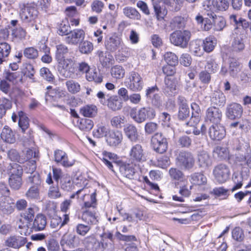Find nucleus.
I'll use <instances>...</instances> for the list:
<instances>
[{"label":"nucleus","mask_w":251,"mask_h":251,"mask_svg":"<svg viewBox=\"0 0 251 251\" xmlns=\"http://www.w3.org/2000/svg\"><path fill=\"white\" fill-rule=\"evenodd\" d=\"M38 15V11L33 5L23 4L21 6L20 19L23 24L25 25L26 28H29V30L32 32L38 30V27L35 24Z\"/></svg>","instance_id":"f257e3e1"},{"label":"nucleus","mask_w":251,"mask_h":251,"mask_svg":"<svg viewBox=\"0 0 251 251\" xmlns=\"http://www.w3.org/2000/svg\"><path fill=\"white\" fill-rule=\"evenodd\" d=\"M131 118L136 123L141 124L147 120L154 118L156 113L153 108L151 107H144L137 110L132 108L129 113Z\"/></svg>","instance_id":"f03ea898"},{"label":"nucleus","mask_w":251,"mask_h":251,"mask_svg":"<svg viewBox=\"0 0 251 251\" xmlns=\"http://www.w3.org/2000/svg\"><path fill=\"white\" fill-rule=\"evenodd\" d=\"M191 34L188 30H177L170 35V41L174 45L184 49L187 47Z\"/></svg>","instance_id":"7ed1b4c3"},{"label":"nucleus","mask_w":251,"mask_h":251,"mask_svg":"<svg viewBox=\"0 0 251 251\" xmlns=\"http://www.w3.org/2000/svg\"><path fill=\"white\" fill-rule=\"evenodd\" d=\"M27 182L31 186L25 193L26 197L28 199H38L41 183L40 176L37 173L31 174L28 177Z\"/></svg>","instance_id":"20e7f679"},{"label":"nucleus","mask_w":251,"mask_h":251,"mask_svg":"<svg viewBox=\"0 0 251 251\" xmlns=\"http://www.w3.org/2000/svg\"><path fill=\"white\" fill-rule=\"evenodd\" d=\"M104 45L106 49L109 51L114 52L121 48V51L125 52V56H127L129 55L128 52V49L124 46V43L122 39L117 36L106 37Z\"/></svg>","instance_id":"39448f33"},{"label":"nucleus","mask_w":251,"mask_h":251,"mask_svg":"<svg viewBox=\"0 0 251 251\" xmlns=\"http://www.w3.org/2000/svg\"><path fill=\"white\" fill-rule=\"evenodd\" d=\"M62 68L63 75L65 77H73L76 70V61L74 58H66L58 62Z\"/></svg>","instance_id":"423d86ee"},{"label":"nucleus","mask_w":251,"mask_h":251,"mask_svg":"<svg viewBox=\"0 0 251 251\" xmlns=\"http://www.w3.org/2000/svg\"><path fill=\"white\" fill-rule=\"evenodd\" d=\"M151 145L154 151L159 153L165 152L168 148L166 137L160 132L155 133L151 137Z\"/></svg>","instance_id":"0eeeda50"},{"label":"nucleus","mask_w":251,"mask_h":251,"mask_svg":"<svg viewBox=\"0 0 251 251\" xmlns=\"http://www.w3.org/2000/svg\"><path fill=\"white\" fill-rule=\"evenodd\" d=\"M213 175L215 179L219 183L222 184L226 182L230 175V169L225 164L220 163L214 166Z\"/></svg>","instance_id":"6e6552de"},{"label":"nucleus","mask_w":251,"mask_h":251,"mask_svg":"<svg viewBox=\"0 0 251 251\" xmlns=\"http://www.w3.org/2000/svg\"><path fill=\"white\" fill-rule=\"evenodd\" d=\"M177 164L181 168L190 170L194 166L195 158L193 154L188 151H180L177 158Z\"/></svg>","instance_id":"1a4fd4ad"},{"label":"nucleus","mask_w":251,"mask_h":251,"mask_svg":"<svg viewBox=\"0 0 251 251\" xmlns=\"http://www.w3.org/2000/svg\"><path fill=\"white\" fill-rule=\"evenodd\" d=\"M34 213V210L29 208L21 214L22 218L18 222V227L21 229L20 231L21 234L26 235L28 233V224L32 221Z\"/></svg>","instance_id":"9d476101"},{"label":"nucleus","mask_w":251,"mask_h":251,"mask_svg":"<svg viewBox=\"0 0 251 251\" xmlns=\"http://www.w3.org/2000/svg\"><path fill=\"white\" fill-rule=\"evenodd\" d=\"M129 160L133 163L137 164L142 163L146 160V153L142 146L139 144H136L132 146L129 151Z\"/></svg>","instance_id":"9b49d317"},{"label":"nucleus","mask_w":251,"mask_h":251,"mask_svg":"<svg viewBox=\"0 0 251 251\" xmlns=\"http://www.w3.org/2000/svg\"><path fill=\"white\" fill-rule=\"evenodd\" d=\"M54 161L58 164H59L65 168L72 167L75 162V160L69 158L67 154L61 150H56L53 153Z\"/></svg>","instance_id":"f8f14e48"},{"label":"nucleus","mask_w":251,"mask_h":251,"mask_svg":"<svg viewBox=\"0 0 251 251\" xmlns=\"http://www.w3.org/2000/svg\"><path fill=\"white\" fill-rule=\"evenodd\" d=\"M85 37L84 30L76 28L70 31L69 34L65 37V41L68 44L76 46L83 41Z\"/></svg>","instance_id":"ddd939ff"},{"label":"nucleus","mask_w":251,"mask_h":251,"mask_svg":"<svg viewBox=\"0 0 251 251\" xmlns=\"http://www.w3.org/2000/svg\"><path fill=\"white\" fill-rule=\"evenodd\" d=\"M138 165V164L134 162L133 163L130 160L126 161L121 164L120 171L125 177L132 179L134 178V176L137 173L135 167Z\"/></svg>","instance_id":"4468645a"},{"label":"nucleus","mask_w":251,"mask_h":251,"mask_svg":"<svg viewBox=\"0 0 251 251\" xmlns=\"http://www.w3.org/2000/svg\"><path fill=\"white\" fill-rule=\"evenodd\" d=\"M129 82L128 84V88L133 91H139L143 86V82L140 75L135 72H131L129 76Z\"/></svg>","instance_id":"2eb2a0df"},{"label":"nucleus","mask_w":251,"mask_h":251,"mask_svg":"<svg viewBox=\"0 0 251 251\" xmlns=\"http://www.w3.org/2000/svg\"><path fill=\"white\" fill-rule=\"evenodd\" d=\"M243 114L242 106L237 103H232L227 106L226 116L231 120H235L241 117Z\"/></svg>","instance_id":"dca6fc26"},{"label":"nucleus","mask_w":251,"mask_h":251,"mask_svg":"<svg viewBox=\"0 0 251 251\" xmlns=\"http://www.w3.org/2000/svg\"><path fill=\"white\" fill-rule=\"evenodd\" d=\"M163 90L164 93L168 96H175L176 93V80L172 76L165 77Z\"/></svg>","instance_id":"f3484780"},{"label":"nucleus","mask_w":251,"mask_h":251,"mask_svg":"<svg viewBox=\"0 0 251 251\" xmlns=\"http://www.w3.org/2000/svg\"><path fill=\"white\" fill-rule=\"evenodd\" d=\"M222 117V111L215 106L210 107L206 110L205 116L206 121H209L214 124H218L221 121Z\"/></svg>","instance_id":"a211bd4d"},{"label":"nucleus","mask_w":251,"mask_h":251,"mask_svg":"<svg viewBox=\"0 0 251 251\" xmlns=\"http://www.w3.org/2000/svg\"><path fill=\"white\" fill-rule=\"evenodd\" d=\"M27 241L25 237L14 235L10 236L6 240L5 245L7 247L18 249L24 246Z\"/></svg>","instance_id":"6ab92c4d"},{"label":"nucleus","mask_w":251,"mask_h":251,"mask_svg":"<svg viewBox=\"0 0 251 251\" xmlns=\"http://www.w3.org/2000/svg\"><path fill=\"white\" fill-rule=\"evenodd\" d=\"M209 135L212 140H220L222 139L226 135L225 127L216 124L212 125L209 129Z\"/></svg>","instance_id":"aec40b11"},{"label":"nucleus","mask_w":251,"mask_h":251,"mask_svg":"<svg viewBox=\"0 0 251 251\" xmlns=\"http://www.w3.org/2000/svg\"><path fill=\"white\" fill-rule=\"evenodd\" d=\"M14 208L15 203L8 195L0 197V209L7 213H11L14 211Z\"/></svg>","instance_id":"412c9836"},{"label":"nucleus","mask_w":251,"mask_h":251,"mask_svg":"<svg viewBox=\"0 0 251 251\" xmlns=\"http://www.w3.org/2000/svg\"><path fill=\"white\" fill-rule=\"evenodd\" d=\"M124 131L127 138L131 142H136L139 138V135L135 126L132 124H126Z\"/></svg>","instance_id":"4be33fe9"},{"label":"nucleus","mask_w":251,"mask_h":251,"mask_svg":"<svg viewBox=\"0 0 251 251\" xmlns=\"http://www.w3.org/2000/svg\"><path fill=\"white\" fill-rule=\"evenodd\" d=\"M198 162L200 167L207 168L212 165V161L210 154L205 151H201L198 154Z\"/></svg>","instance_id":"5701e85b"},{"label":"nucleus","mask_w":251,"mask_h":251,"mask_svg":"<svg viewBox=\"0 0 251 251\" xmlns=\"http://www.w3.org/2000/svg\"><path fill=\"white\" fill-rule=\"evenodd\" d=\"M122 140L123 135L121 131L112 130L107 137L106 142L110 146L116 147L121 143Z\"/></svg>","instance_id":"b1692460"},{"label":"nucleus","mask_w":251,"mask_h":251,"mask_svg":"<svg viewBox=\"0 0 251 251\" xmlns=\"http://www.w3.org/2000/svg\"><path fill=\"white\" fill-rule=\"evenodd\" d=\"M207 16L212 20L214 29L216 31H222L226 25V21L222 16H217L213 13H208Z\"/></svg>","instance_id":"393cba45"},{"label":"nucleus","mask_w":251,"mask_h":251,"mask_svg":"<svg viewBox=\"0 0 251 251\" xmlns=\"http://www.w3.org/2000/svg\"><path fill=\"white\" fill-rule=\"evenodd\" d=\"M245 47L244 39L240 35L236 36L233 34V39L231 44V50L233 52L242 51Z\"/></svg>","instance_id":"a878e982"},{"label":"nucleus","mask_w":251,"mask_h":251,"mask_svg":"<svg viewBox=\"0 0 251 251\" xmlns=\"http://www.w3.org/2000/svg\"><path fill=\"white\" fill-rule=\"evenodd\" d=\"M82 220L87 225H90L91 227L92 225H96L98 223V216L94 210L91 211L88 209L84 211L82 215Z\"/></svg>","instance_id":"bb28decb"},{"label":"nucleus","mask_w":251,"mask_h":251,"mask_svg":"<svg viewBox=\"0 0 251 251\" xmlns=\"http://www.w3.org/2000/svg\"><path fill=\"white\" fill-rule=\"evenodd\" d=\"M178 100L180 101L181 103L179 107L178 118L180 120H184L189 116V108L188 105L185 102L184 98L179 97Z\"/></svg>","instance_id":"cd10ccee"},{"label":"nucleus","mask_w":251,"mask_h":251,"mask_svg":"<svg viewBox=\"0 0 251 251\" xmlns=\"http://www.w3.org/2000/svg\"><path fill=\"white\" fill-rule=\"evenodd\" d=\"M97 54L98 55L99 61L103 67H108L113 63V57L109 52L98 50Z\"/></svg>","instance_id":"c85d7f7f"},{"label":"nucleus","mask_w":251,"mask_h":251,"mask_svg":"<svg viewBox=\"0 0 251 251\" xmlns=\"http://www.w3.org/2000/svg\"><path fill=\"white\" fill-rule=\"evenodd\" d=\"M47 225V219L45 216L38 214L35 217L33 223L32 227L35 231L43 230Z\"/></svg>","instance_id":"c756f323"},{"label":"nucleus","mask_w":251,"mask_h":251,"mask_svg":"<svg viewBox=\"0 0 251 251\" xmlns=\"http://www.w3.org/2000/svg\"><path fill=\"white\" fill-rule=\"evenodd\" d=\"M190 181L195 185H204L207 183L206 177L201 173H195L190 176Z\"/></svg>","instance_id":"7c9ffc66"},{"label":"nucleus","mask_w":251,"mask_h":251,"mask_svg":"<svg viewBox=\"0 0 251 251\" xmlns=\"http://www.w3.org/2000/svg\"><path fill=\"white\" fill-rule=\"evenodd\" d=\"M11 50L10 44L6 42L0 43V64L6 61Z\"/></svg>","instance_id":"2f4dec72"},{"label":"nucleus","mask_w":251,"mask_h":251,"mask_svg":"<svg viewBox=\"0 0 251 251\" xmlns=\"http://www.w3.org/2000/svg\"><path fill=\"white\" fill-rule=\"evenodd\" d=\"M226 101V97L221 91H215L211 97V102L214 105L224 106Z\"/></svg>","instance_id":"473e14b6"},{"label":"nucleus","mask_w":251,"mask_h":251,"mask_svg":"<svg viewBox=\"0 0 251 251\" xmlns=\"http://www.w3.org/2000/svg\"><path fill=\"white\" fill-rule=\"evenodd\" d=\"M0 137L4 142L8 143L13 144L16 141L13 132L7 126H5L2 129Z\"/></svg>","instance_id":"72a5a7b5"},{"label":"nucleus","mask_w":251,"mask_h":251,"mask_svg":"<svg viewBox=\"0 0 251 251\" xmlns=\"http://www.w3.org/2000/svg\"><path fill=\"white\" fill-rule=\"evenodd\" d=\"M98 112L97 106L93 104L86 105L80 108L79 112L86 117H94Z\"/></svg>","instance_id":"f704fd0d"},{"label":"nucleus","mask_w":251,"mask_h":251,"mask_svg":"<svg viewBox=\"0 0 251 251\" xmlns=\"http://www.w3.org/2000/svg\"><path fill=\"white\" fill-rule=\"evenodd\" d=\"M7 171L9 176H22L23 173L22 167L15 163H10L7 167Z\"/></svg>","instance_id":"c9c22d12"},{"label":"nucleus","mask_w":251,"mask_h":251,"mask_svg":"<svg viewBox=\"0 0 251 251\" xmlns=\"http://www.w3.org/2000/svg\"><path fill=\"white\" fill-rule=\"evenodd\" d=\"M26 32L25 30L22 27L13 28L12 30L11 36L13 41H21L25 39Z\"/></svg>","instance_id":"e433bc0d"},{"label":"nucleus","mask_w":251,"mask_h":251,"mask_svg":"<svg viewBox=\"0 0 251 251\" xmlns=\"http://www.w3.org/2000/svg\"><path fill=\"white\" fill-rule=\"evenodd\" d=\"M187 18L181 16H177L174 17L171 22V26L175 28H184L187 23Z\"/></svg>","instance_id":"4c0bfd02"},{"label":"nucleus","mask_w":251,"mask_h":251,"mask_svg":"<svg viewBox=\"0 0 251 251\" xmlns=\"http://www.w3.org/2000/svg\"><path fill=\"white\" fill-rule=\"evenodd\" d=\"M216 45V40L213 36L206 37L203 41V49L207 52L212 51Z\"/></svg>","instance_id":"58836bf2"},{"label":"nucleus","mask_w":251,"mask_h":251,"mask_svg":"<svg viewBox=\"0 0 251 251\" xmlns=\"http://www.w3.org/2000/svg\"><path fill=\"white\" fill-rule=\"evenodd\" d=\"M123 13L127 18L138 20L141 18L140 13L137 10L133 7L127 6L123 8Z\"/></svg>","instance_id":"ea45409f"},{"label":"nucleus","mask_w":251,"mask_h":251,"mask_svg":"<svg viewBox=\"0 0 251 251\" xmlns=\"http://www.w3.org/2000/svg\"><path fill=\"white\" fill-rule=\"evenodd\" d=\"M126 120L125 116L117 115L113 117L110 120L111 126L115 128L121 129L126 123Z\"/></svg>","instance_id":"a19ab883"},{"label":"nucleus","mask_w":251,"mask_h":251,"mask_svg":"<svg viewBox=\"0 0 251 251\" xmlns=\"http://www.w3.org/2000/svg\"><path fill=\"white\" fill-rule=\"evenodd\" d=\"M56 49L55 58L57 61L65 59L64 55L69 52L68 47L63 44H59L56 46Z\"/></svg>","instance_id":"79ce46f5"},{"label":"nucleus","mask_w":251,"mask_h":251,"mask_svg":"<svg viewBox=\"0 0 251 251\" xmlns=\"http://www.w3.org/2000/svg\"><path fill=\"white\" fill-rule=\"evenodd\" d=\"M94 126L93 121L89 119L83 118L78 123L79 128L83 131H89Z\"/></svg>","instance_id":"37998d69"},{"label":"nucleus","mask_w":251,"mask_h":251,"mask_svg":"<svg viewBox=\"0 0 251 251\" xmlns=\"http://www.w3.org/2000/svg\"><path fill=\"white\" fill-rule=\"evenodd\" d=\"M110 73L112 77L116 79H121L124 77L125 71L121 66L116 65L111 68Z\"/></svg>","instance_id":"c03bdc74"},{"label":"nucleus","mask_w":251,"mask_h":251,"mask_svg":"<svg viewBox=\"0 0 251 251\" xmlns=\"http://www.w3.org/2000/svg\"><path fill=\"white\" fill-rule=\"evenodd\" d=\"M107 106L112 110L117 111L122 108V104L117 96H112L107 99Z\"/></svg>","instance_id":"a18cd8bd"},{"label":"nucleus","mask_w":251,"mask_h":251,"mask_svg":"<svg viewBox=\"0 0 251 251\" xmlns=\"http://www.w3.org/2000/svg\"><path fill=\"white\" fill-rule=\"evenodd\" d=\"M65 83L68 91L71 94L77 93L80 90V85L78 82L74 80H67Z\"/></svg>","instance_id":"49530a36"},{"label":"nucleus","mask_w":251,"mask_h":251,"mask_svg":"<svg viewBox=\"0 0 251 251\" xmlns=\"http://www.w3.org/2000/svg\"><path fill=\"white\" fill-rule=\"evenodd\" d=\"M79 44V50L82 53L89 54L91 53L93 50V45L89 41L83 40Z\"/></svg>","instance_id":"de8ad7c7"},{"label":"nucleus","mask_w":251,"mask_h":251,"mask_svg":"<svg viewBox=\"0 0 251 251\" xmlns=\"http://www.w3.org/2000/svg\"><path fill=\"white\" fill-rule=\"evenodd\" d=\"M112 242L109 241V240L101 239L100 241H98L97 245L94 247L95 251L101 250L103 251L105 250L111 249L113 247Z\"/></svg>","instance_id":"09e8293b"},{"label":"nucleus","mask_w":251,"mask_h":251,"mask_svg":"<svg viewBox=\"0 0 251 251\" xmlns=\"http://www.w3.org/2000/svg\"><path fill=\"white\" fill-rule=\"evenodd\" d=\"M92 227L89 225L78 224L75 227L76 233L80 236H85L91 229Z\"/></svg>","instance_id":"8fccbe9b"},{"label":"nucleus","mask_w":251,"mask_h":251,"mask_svg":"<svg viewBox=\"0 0 251 251\" xmlns=\"http://www.w3.org/2000/svg\"><path fill=\"white\" fill-rule=\"evenodd\" d=\"M70 28L69 22L67 21H63L58 25V33L61 36L66 35L67 36L70 31H71Z\"/></svg>","instance_id":"3c124183"},{"label":"nucleus","mask_w":251,"mask_h":251,"mask_svg":"<svg viewBox=\"0 0 251 251\" xmlns=\"http://www.w3.org/2000/svg\"><path fill=\"white\" fill-rule=\"evenodd\" d=\"M244 127V124L239 121L231 123L229 126L230 131L235 135L241 134Z\"/></svg>","instance_id":"603ef678"},{"label":"nucleus","mask_w":251,"mask_h":251,"mask_svg":"<svg viewBox=\"0 0 251 251\" xmlns=\"http://www.w3.org/2000/svg\"><path fill=\"white\" fill-rule=\"evenodd\" d=\"M9 183L11 188L18 190L22 185V176H9Z\"/></svg>","instance_id":"864d4df0"},{"label":"nucleus","mask_w":251,"mask_h":251,"mask_svg":"<svg viewBox=\"0 0 251 251\" xmlns=\"http://www.w3.org/2000/svg\"><path fill=\"white\" fill-rule=\"evenodd\" d=\"M109 131L108 128L103 125L97 126V128L93 131L94 136L97 138H101L106 136Z\"/></svg>","instance_id":"5fc2aeb1"},{"label":"nucleus","mask_w":251,"mask_h":251,"mask_svg":"<svg viewBox=\"0 0 251 251\" xmlns=\"http://www.w3.org/2000/svg\"><path fill=\"white\" fill-rule=\"evenodd\" d=\"M164 57L167 64L176 65L178 64V57L174 53L167 52L164 54Z\"/></svg>","instance_id":"6e6d98bb"},{"label":"nucleus","mask_w":251,"mask_h":251,"mask_svg":"<svg viewBox=\"0 0 251 251\" xmlns=\"http://www.w3.org/2000/svg\"><path fill=\"white\" fill-rule=\"evenodd\" d=\"M98 240L93 235L87 236L81 239V245L84 246L85 247H88L90 245L93 244V250L95 251L94 247L97 245Z\"/></svg>","instance_id":"4d7b16f0"},{"label":"nucleus","mask_w":251,"mask_h":251,"mask_svg":"<svg viewBox=\"0 0 251 251\" xmlns=\"http://www.w3.org/2000/svg\"><path fill=\"white\" fill-rule=\"evenodd\" d=\"M24 55L27 58L35 59L38 56V51L33 47H28L24 50Z\"/></svg>","instance_id":"13d9d810"},{"label":"nucleus","mask_w":251,"mask_h":251,"mask_svg":"<svg viewBox=\"0 0 251 251\" xmlns=\"http://www.w3.org/2000/svg\"><path fill=\"white\" fill-rule=\"evenodd\" d=\"M61 188L66 191H69L72 190L73 187V182L71 178L69 176L63 177L60 182Z\"/></svg>","instance_id":"bf43d9fd"},{"label":"nucleus","mask_w":251,"mask_h":251,"mask_svg":"<svg viewBox=\"0 0 251 251\" xmlns=\"http://www.w3.org/2000/svg\"><path fill=\"white\" fill-rule=\"evenodd\" d=\"M169 173L171 178L173 180H181L184 177L182 172L176 168H171Z\"/></svg>","instance_id":"052dcab7"},{"label":"nucleus","mask_w":251,"mask_h":251,"mask_svg":"<svg viewBox=\"0 0 251 251\" xmlns=\"http://www.w3.org/2000/svg\"><path fill=\"white\" fill-rule=\"evenodd\" d=\"M215 2V0H205L202 3V6L205 10L208 13H213L217 12Z\"/></svg>","instance_id":"680f3d73"},{"label":"nucleus","mask_w":251,"mask_h":251,"mask_svg":"<svg viewBox=\"0 0 251 251\" xmlns=\"http://www.w3.org/2000/svg\"><path fill=\"white\" fill-rule=\"evenodd\" d=\"M40 75L44 79L49 82H52L54 79L53 75L48 68H42L40 70Z\"/></svg>","instance_id":"e2e57ef3"},{"label":"nucleus","mask_w":251,"mask_h":251,"mask_svg":"<svg viewBox=\"0 0 251 251\" xmlns=\"http://www.w3.org/2000/svg\"><path fill=\"white\" fill-rule=\"evenodd\" d=\"M90 67L88 64L85 62L76 63V70L75 75H78L80 74H87L89 71Z\"/></svg>","instance_id":"0e129e2a"},{"label":"nucleus","mask_w":251,"mask_h":251,"mask_svg":"<svg viewBox=\"0 0 251 251\" xmlns=\"http://www.w3.org/2000/svg\"><path fill=\"white\" fill-rule=\"evenodd\" d=\"M72 249L81 246V238L74 233H69Z\"/></svg>","instance_id":"69168bd1"},{"label":"nucleus","mask_w":251,"mask_h":251,"mask_svg":"<svg viewBox=\"0 0 251 251\" xmlns=\"http://www.w3.org/2000/svg\"><path fill=\"white\" fill-rule=\"evenodd\" d=\"M158 127V125L155 123L148 122L145 125V133L148 135L151 134L157 130Z\"/></svg>","instance_id":"338daca9"},{"label":"nucleus","mask_w":251,"mask_h":251,"mask_svg":"<svg viewBox=\"0 0 251 251\" xmlns=\"http://www.w3.org/2000/svg\"><path fill=\"white\" fill-rule=\"evenodd\" d=\"M48 195L49 198L55 199L61 197V194L58 186H50Z\"/></svg>","instance_id":"774afa93"}]
</instances>
